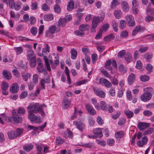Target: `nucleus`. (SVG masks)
<instances>
[{
    "instance_id": "obj_14",
    "label": "nucleus",
    "mask_w": 154,
    "mask_h": 154,
    "mask_svg": "<svg viewBox=\"0 0 154 154\" xmlns=\"http://www.w3.org/2000/svg\"><path fill=\"white\" fill-rule=\"evenodd\" d=\"M19 90V86L17 83L12 84L10 87V91L12 93H16Z\"/></svg>"
},
{
    "instance_id": "obj_29",
    "label": "nucleus",
    "mask_w": 154,
    "mask_h": 154,
    "mask_svg": "<svg viewBox=\"0 0 154 154\" xmlns=\"http://www.w3.org/2000/svg\"><path fill=\"white\" fill-rule=\"evenodd\" d=\"M153 56L152 54L147 52L144 55V58L148 62H150Z\"/></svg>"
},
{
    "instance_id": "obj_46",
    "label": "nucleus",
    "mask_w": 154,
    "mask_h": 154,
    "mask_svg": "<svg viewBox=\"0 0 154 154\" xmlns=\"http://www.w3.org/2000/svg\"><path fill=\"white\" fill-rule=\"evenodd\" d=\"M38 77L36 74H34L33 75L32 81L35 85H36L38 83Z\"/></svg>"
},
{
    "instance_id": "obj_17",
    "label": "nucleus",
    "mask_w": 154,
    "mask_h": 154,
    "mask_svg": "<svg viewBox=\"0 0 154 154\" xmlns=\"http://www.w3.org/2000/svg\"><path fill=\"white\" fill-rule=\"evenodd\" d=\"M150 95L145 93L142 94L140 96L141 100L143 102H146L149 100L151 98Z\"/></svg>"
},
{
    "instance_id": "obj_38",
    "label": "nucleus",
    "mask_w": 154,
    "mask_h": 154,
    "mask_svg": "<svg viewBox=\"0 0 154 154\" xmlns=\"http://www.w3.org/2000/svg\"><path fill=\"white\" fill-rule=\"evenodd\" d=\"M154 131V129L153 128H148L146 131H145L143 134L144 135H146L148 134H151Z\"/></svg>"
},
{
    "instance_id": "obj_54",
    "label": "nucleus",
    "mask_w": 154,
    "mask_h": 154,
    "mask_svg": "<svg viewBox=\"0 0 154 154\" xmlns=\"http://www.w3.org/2000/svg\"><path fill=\"white\" fill-rule=\"evenodd\" d=\"M38 29L35 27H33L30 29V32L31 33L34 35H35L37 32Z\"/></svg>"
},
{
    "instance_id": "obj_19",
    "label": "nucleus",
    "mask_w": 154,
    "mask_h": 154,
    "mask_svg": "<svg viewBox=\"0 0 154 154\" xmlns=\"http://www.w3.org/2000/svg\"><path fill=\"white\" fill-rule=\"evenodd\" d=\"M111 63L112 62L111 60H108L106 62L104 65V67L107 70L112 71L113 69L112 67L110 66ZM110 73L111 74H113V73H112V71H111Z\"/></svg>"
},
{
    "instance_id": "obj_35",
    "label": "nucleus",
    "mask_w": 154,
    "mask_h": 154,
    "mask_svg": "<svg viewBox=\"0 0 154 154\" xmlns=\"http://www.w3.org/2000/svg\"><path fill=\"white\" fill-rule=\"evenodd\" d=\"M83 11V9H79L77 11V13L76 14V16L79 19V22L81 18V17L83 15V14L82 13V12Z\"/></svg>"
},
{
    "instance_id": "obj_51",
    "label": "nucleus",
    "mask_w": 154,
    "mask_h": 154,
    "mask_svg": "<svg viewBox=\"0 0 154 154\" xmlns=\"http://www.w3.org/2000/svg\"><path fill=\"white\" fill-rule=\"evenodd\" d=\"M109 28L108 24H106L103 25L102 27L100 29V31L102 32L106 31Z\"/></svg>"
},
{
    "instance_id": "obj_62",
    "label": "nucleus",
    "mask_w": 154,
    "mask_h": 154,
    "mask_svg": "<svg viewBox=\"0 0 154 154\" xmlns=\"http://www.w3.org/2000/svg\"><path fill=\"white\" fill-rule=\"evenodd\" d=\"M55 11L57 13L60 12V8L59 4H56L54 6Z\"/></svg>"
},
{
    "instance_id": "obj_42",
    "label": "nucleus",
    "mask_w": 154,
    "mask_h": 154,
    "mask_svg": "<svg viewBox=\"0 0 154 154\" xmlns=\"http://www.w3.org/2000/svg\"><path fill=\"white\" fill-rule=\"evenodd\" d=\"M119 69L120 72L123 73H126L127 72V68L122 64L119 65Z\"/></svg>"
},
{
    "instance_id": "obj_15",
    "label": "nucleus",
    "mask_w": 154,
    "mask_h": 154,
    "mask_svg": "<svg viewBox=\"0 0 154 154\" xmlns=\"http://www.w3.org/2000/svg\"><path fill=\"white\" fill-rule=\"evenodd\" d=\"M71 104L70 101L66 98H64L63 100L62 103V106L65 109H67L69 107Z\"/></svg>"
},
{
    "instance_id": "obj_48",
    "label": "nucleus",
    "mask_w": 154,
    "mask_h": 154,
    "mask_svg": "<svg viewBox=\"0 0 154 154\" xmlns=\"http://www.w3.org/2000/svg\"><path fill=\"white\" fill-rule=\"evenodd\" d=\"M46 57L45 56H44V58L45 62V66L46 67L48 70L50 71L51 70L50 64L49 63V62L48 59L46 58Z\"/></svg>"
},
{
    "instance_id": "obj_23",
    "label": "nucleus",
    "mask_w": 154,
    "mask_h": 154,
    "mask_svg": "<svg viewBox=\"0 0 154 154\" xmlns=\"http://www.w3.org/2000/svg\"><path fill=\"white\" fill-rule=\"evenodd\" d=\"M74 3L73 0H70L68 2L67 5V10L71 11L74 9Z\"/></svg>"
},
{
    "instance_id": "obj_50",
    "label": "nucleus",
    "mask_w": 154,
    "mask_h": 154,
    "mask_svg": "<svg viewBox=\"0 0 154 154\" xmlns=\"http://www.w3.org/2000/svg\"><path fill=\"white\" fill-rule=\"evenodd\" d=\"M131 55L129 53H128L126 55L125 59L128 63H129L131 61Z\"/></svg>"
},
{
    "instance_id": "obj_2",
    "label": "nucleus",
    "mask_w": 154,
    "mask_h": 154,
    "mask_svg": "<svg viewBox=\"0 0 154 154\" xmlns=\"http://www.w3.org/2000/svg\"><path fill=\"white\" fill-rule=\"evenodd\" d=\"M13 116L10 117L8 118V121L12 123H20L22 122L23 119L21 116L17 114L15 110H13L12 112Z\"/></svg>"
},
{
    "instance_id": "obj_11",
    "label": "nucleus",
    "mask_w": 154,
    "mask_h": 154,
    "mask_svg": "<svg viewBox=\"0 0 154 154\" xmlns=\"http://www.w3.org/2000/svg\"><path fill=\"white\" fill-rule=\"evenodd\" d=\"M121 6L123 11L126 12L129 11V5L126 1L125 0L121 1Z\"/></svg>"
},
{
    "instance_id": "obj_8",
    "label": "nucleus",
    "mask_w": 154,
    "mask_h": 154,
    "mask_svg": "<svg viewBox=\"0 0 154 154\" xmlns=\"http://www.w3.org/2000/svg\"><path fill=\"white\" fill-rule=\"evenodd\" d=\"M128 25L130 26H133L134 25L135 20L133 16L131 15H127L125 17Z\"/></svg>"
},
{
    "instance_id": "obj_5",
    "label": "nucleus",
    "mask_w": 154,
    "mask_h": 154,
    "mask_svg": "<svg viewBox=\"0 0 154 154\" xmlns=\"http://www.w3.org/2000/svg\"><path fill=\"white\" fill-rule=\"evenodd\" d=\"M99 83L102 85L108 88H110L112 86L111 82L103 77L100 78Z\"/></svg>"
},
{
    "instance_id": "obj_10",
    "label": "nucleus",
    "mask_w": 154,
    "mask_h": 154,
    "mask_svg": "<svg viewBox=\"0 0 154 154\" xmlns=\"http://www.w3.org/2000/svg\"><path fill=\"white\" fill-rule=\"evenodd\" d=\"M149 126V123L145 122H140L137 125V128L140 131H143Z\"/></svg>"
},
{
    "instance_id": "obj_43",
    "label": "nucleus",
    "mask_w": 154,
    "mask_h": 154,
    "mask_svg": "<svg viewBox=\"0 0 154 154\" xmlns=\"http://www.w3.org/2000/svg\"><path fill=\"white\" fill-rule=\"evenodd\" d=\"M14 50L16 51L17 55H19L23 52V48L21 47H15Z\"/></svg>"
},
{
    "instance_id": "obj_37",
    "label": "nucleus",
    "mask_w": 154,
    "mask_h": 154,
    "mask_svg": "<svg viewBox=\"0 0 154 154\" xmlns=\"http://www.w3.org/2000/svg\"><path fill=\"white\" fill-rule=\"evenodd\" d=\"M92 104L98 110H100V107L97 103V100L95 98H93L91 100Z\"/></svg>"
},
{
    "instance_id": "obj_28",
    "label": "nucleus",
    "mask_w": 154,
    "mask_h": 154,
    "mask_svg": "<svg viewBox=\"0 0 154 154\" xmlns=\"http://www.w3.org/2000/svg\"><path fill=\"white\" fill-rule=\"evenodd\" d=\"M100 71L101 73L103 75L104 77L109 78H110L111 77V76L103 68H101L100 69Z\"/></svg>"
},
{
    "instance_id": "obj_33",
    "label": "nucleus",
    "mask_w": 154,
    "mask_h": 154,
    "mask_svg": "<svg viewBox=\"0 0 154 154\" xmlns=\"http://www.w3.org/2000/svg\"><path fill=\"white\" fill-rule=\"evenodd\" d=\"M124 132L123 131H121L118 132L116 133L115 136L117 139H120L123 137Z\"/></svg>"
},
{
    "instance_id": "obj_55",
    "label": "nucleus",
    "mask_w": 154,
    "mask_h": 154,
    "mask_svg": "<svg viewBox=\"0 0 154 154\" xmlns=\"http://www.w3.org/2000/svg\"><path fill=\"white\" fill-rule=\"evenodd\" d=\"M126 26V22L123 20H122L120 21L119 24V27L122 29H124Z\"/></svg>"
},
{
    "instance_id": "obj_25",
    "label": "nucleus",
    "mask_w": 154,
    "mask_h": 154,
    "mask_svg": "<svg viewBox=\"0 0 154 154\" xmlns=\"http://www.w3.org/2000/svg\"><path fill=\"white\" fill-rule=\"evenodd\" d=\"M8 138L11 140L17 138L16 132L14 131H10L8 132Z\"/></svg>"
},
{
    "instance_id": "obj_57",
    "label": "nucleus",
    "mask_w": 154,
    "mask_h": 154,
    "mask_svg": "<svg viewBox=\"0 0 154 154\" xmlns=\"http://www.w3.org/2000/svg\"><path fill=\"white\" fill-rule=\"evenodd\" d=\"M148 47L146 46H141L139 49V51L141 53L146 52L147 50Z\"/></svg>"
},
{
    "instance_id": "obj_7",
    "label": "nucleus",
    "mask_w": 154,
    "mask_h": 154,
    "mask_svg": "<svg viewBox=\"0 0 154 154\" xmlns=\"http://www.w3.org/2000/svg\"><path fill=\"white\" fill-rule=\"evenodd\" d=\"M73 124L78 129L81 131H83L85 128V125L82 122L75 121L73 122Z\"/></svg>"
},
{
    "instance_id": "obj_9",
    "label": "nucleus",
    "mask_w": 154,
    "mask_h": 154,
    "mask_svg": "<svg viewBox=\"0 0 154 154\" xmlns=\"http://www.w3.org/2000/svg\"><path fill=\"white\" fill-rule=\"evenodd\" d=\"M103 18L102 17L100 18L99 17H94L93 18L92 20V27L93 29H94L97 26L98 24L100 21H102Z\"/></svg>"
},
{
    "instance_id": "obj_58",
    "label": "nucleus",
    "mask_w": 154,
    "mask_h": 154,
    "mask_svg": "<svg viewBox=\"0 0 154 154\" xmlns=\"http://www.w3.org/2000/svg\"><path fill=\"white\" fill-rule=\"evenodd\" d=\"M19 38L20 41L25 42H29V41L32 40L31 39H29L26 37H23L22 36H19Z\"/></svg>"
},
{
    "instance_id": "obj_53",
    "label": "nucleus",
    "mask_w": 154,
    "mask_h": 154,
    "mask_svg": "<svg viewBox=\"0 0 154 154\" xmlns=\"http://www.w3.org/2000/svg\"><path fill=\"white\" fill-rule=\"evenodd\" d=\"M140 79L141 81L145 82L148 81L149 79V78L148 76L143 75L140 77Z\"/></svg>"
},
{
    "instance_id": "obj_21",
    "label": "nucleus",
    "mask_w": 154,
    "mask_h": 154,
    "mask_svg": "<svg viewBox=\"0 0 154 154\" xmlns=\"http://www.w3.org/2000/svg\"><path fill=\"white\" fill-rule=\"evenodd\" d=\"M2 75L5 79L9 80L11 79V75L10 71L6 70H4L2 72Z\"/></svg>"
},
{
    "instance_id": "obj_22",
    "label": "nucleus",
    "mask_w": 154,
    "mask_h": 154,
    "mask_svg": "<svg viewBox=\"0 0 154 154\" xmlns=\"http://www.w3.org/2000/svg\"><path fill=\"white\" fill-rule=\"evenodd\" d=\"M26 55L28 60L32 58L33 57H35L34 56V54L33 50L31 49H29L27 51Z\"/></svg>"
},
{
    "instance_id": "obj_45",
    "label": "nucleus",
    "mask_w": 154,
    "mask_h": 154,
    "mask_svg": "<svg viewBox=\"0 0 154 154\" xmlns=\"http://www.w3.org/2000/svg\"><path fill=\"white\" fill-rule=\"evenodd\" d=\"M63 143V140L60 137H57L56 139V143L57 145L59 146Z\"/></svg>"
},
{
    "instance_id": "obj_36",
    "label": "nucleus",
    "mask_w": 154,
    "mask_h": 154,
    "mask_svg": "<svg viewBox=\"0 0 154 154\" xmlns=\"http://www.w3.org/2000/svg\"><path fill=\"white\" fill-rule=\"evenodd\" d=\"M54 19V16L52 14H48L45 15L44 19L47 21H49L53 20Z\"/></svg>"
},
{
    "instance_id": "obj_63",
    "label": "nucleus",
    "mask_w": 154,
    "mask_h": 154,
    "mask_svg": "<svg viewBox=\"0 0 154 154\" xmlns=\"http://www.w3.org/2000/svg\"><path fill=\"white\" fill-rule=\"evenodd\" d=\"M154 20V17L152 16H150L148 15L145 18V20L147 22H150Z\"/></svg>"
},
{
    "instance_id": "obj_27",
    "label": "nucleus",
    "mask_w": 154,
    "mask_h": 154,
    "mask_svg": "<svg viewBox=\"0 0 154 154\" xmlns=\"http://www.w3.org/2000/svg\"><path fill=\"white\" fill-rule=\"evenodd\" d=\"M29 60L30 61L29 64L32 68H33L36 65V58L35 57H33Z\"/></svg>"
},
{
    "instance_id": "obj_40",
    "label": "nucleus",
    "mask_w": 154,
    "mask_h": 154,
    "mask_svg": "<svg viewBox=\"0 0 154 154\" xmlns=\"http://www.w3.org/2000/svg\"><path fill=\"white\" fill-rule=\"evenodd\" d=\"M33 146L32 144H29L23 147V149L26 152H29L33 148Z\"/></svg>"
},
{
    "instance_id": "obj_64",
    "label": "nucleus",
    "mask_w": 154,
    "mask_h": 154,
    "mask_svg": "<svg viewBox=\"0 0 154 154\" xmlns=\"http://www.w3.org/2000/svg\"><path fill=\"white\" fill-rule=\"evenodd\" d=\"M15 132L17 137L20 136L23 133L22 130L20 128H17Z\"/></svg>"
},
{
    "instance_id": "obj_41",
    "label": "nucleus",
    "mask_w": 154,
    "mask_h": 154,
    "mask_svg": "<svg viewBox=\"0 0 154 154\" xmlns=\"http://www.w3.org/2000/svg\"><path fill=\"white\" fill-rule=\"evenodd\" d=\"M71 58L73 60L75 59L77 55V52L74 49H72L71 51Z\"/></svg>"
},
{
    "instance_id": "obj_6",
    "label": "nucleus",
    "mask_w": 154,
    "mask_h": 154,
    "mask_svg": "<svg viewBox=\"0 0 154 154\" xmlns=\"http://www.w3.org/2000/svg\"><path fill=\"white\" fill-rule=\"evenodd\" d=\"M93 90L95 94L100 97L103 98L105 97V92L100 88L93 87Z\"/></svg>"
},
{
    "instance_id": "obj_1",
    "label": "nucleus",
    "mask_w": 154,
    "mask_h": 154,
    "mask_svg": "<svg viewBox=\"0 0 154 154\" xmlns=\"http://www.w3.org/2000/svg\"><path fill=\"white\" fill-rule=\"evenodd\" d=\"M28 111L29 113L28 118L31 122H34L36 123H39L41 122L40 118L37 117L33 114L37 112L40 113L42 116H44L45 113L42 109V106L38 103H32L27 107Z\"/></svg>"
},
{
    "instance_id": "obj_52",
    "label": "nucleus",
    "mask_w": 154,
    "mask_h": 154,
    "mask_svg": "<svg viewBox=\"0 0 154 154\" xmlns=\"http://www.w3.org/2000/svg\"><path fill=\"white\" fill-rule=\"evenodd\" d=\"M118 23L115 21H113L112 22V26L113 28V29L116 32H117L118 31Z\"/></svg>"
},
{
    "instance_id": "obj_34",
    "label": "nucleus",
    "mask_w": 154,
    "mask_h": 154,
    "mask_svg": "<svg viewBox=\"0 0 154 154\" xmlns=\"http://www.w3.org/2000/svg\"><path fill=\"white\" fill-rule=\"evenodd\" d=\"M22 75L23 80L26 82L28 81V78H30L31 77L30 74L28 73H22Z\"/></svg>"
},
{
    "instance_id": "obj_13",
    "label": "nucleus",
    "mask_w": 154,
    "mask_h": 154,
    "mask_svg": "<svg viewBox=\"0 0 154 154\" xmlns=\"http://www.w3.org/2000/svg\"><path fill=\"white\" fill-rule=\"evenodd\" d=\"M85 108L87 111L91 115H95L96 112L93 107L89 104L85 105Z\"/></svg>"
},
{
    "instance_id": "obj_30",
    "label": "nucleus",
    "mask_w": 154,
    "mask_h": 154,
    "mask_svg": "<svg viewBox=\"0 0 154 154\" xmlns=\"http://www.w3.org/2000/svg\"><path fill=\"white\" fill-rule=\"evenodd\" d=\"M42 54H38L40 56H42L43 55L45 54L46 52H49L50 51V47L49 46L48 44H46V47L45 48H43L42 49Z\"/></svg>"
},
{
    "instance_id": "obj_60",
    "label": "nucleus",
    "mask_w": 154,
    "mask_h": 154,
    "mask_svg": "<svg viewBox=\"0 0 154 154\" xmlns=\"http://www.w3.org/2000/svg\"><path fill=\"white\" fill-rule=\"evenodd\" d=\"M25 112V109L22 107L19 108L17 110V113L20 114L22 115H24Z\"/></svg>"
},
{
    "instance_id": "obj_44",
    "label": "nucleus",
    "mask_w": 154,
    "mask_h": 154,
    "mask_svg": "<svg viewBox=\"0 0 154 154\" xmlns=\"http://www.w3.org/2000/svg\"><path fill=\"white\" fill-rule=\"evenodd\" d=\"M8 86V84L7 82H3L1 84V88L2 90H7Z\"/></svg>"
},
{
    "instance_id": "obj_49",
    "label": "nucleus",
    "mask_w": 154,
    "mask_h": 154,
    "mask_svg": "<svg viewBox=\"0 0 154 154\" xmlns=\"http://www.w3.org/2000/svg\"><path fill=\"white\" fill-rule=\"evenodd\" d=\"M125 113L128 118H130L133 116L134 114L132 111L127 110L125 112Z\"/></svg>"
},
{
    "instance_id": "obj_16",
    "label": "nucleus",
    "mask_w": 154,
    "mask_h": 154,
    "mask_svg": "<svg viewBox=\"0 0 154 154\" xmlns=\"http://www.w3.org/2000/svg\"><path fill=\"white\" fill-rule=\"evenodd\" d=\"M37 62H38L37 69L38 72L42 73L45 70L44 69L43 65L42 63V61L40 58L38 59Z\"/></svg>"
},
{
    "instance_id": "obj_31",
    "label": "nucleus",
    "mask_w": 154,
    "mask_h": 154,
    "mask_svg": "<svg viewBox=\"0 0 154 154\" xmlns=\"http://www.w3.org/2000/svg\"><path fill=\"white\" fill-rule=\"evenodd\" d=\"M144 93L150 95L152 96V94L153 93V89L151 87H147L144 89Z\"/></svg>"
},
{
    "instance_id": "obj_59",
    "label": "nucleus",
    "mask_w": 154,
    "mask_h": 154,
    "mask_svg": "<svg viewBox=\"0 0 154 154\" xmlns=\"http://www.w3.org/2000/svg\"><path fill=\"white\" fill-rule=\"evenodd\" d=\"M147 13L148 15H154V9L150 8H147Z\"/></svg>"
},
{
    "instance_id": "obj_56",
    "label": "nucleus",
    "mask_w": 154,
    "mask_h": 154,
    "mask_svg": "<svg viewBox=\"0 0 154 154\" xmlns=\"http://www.w3.org/2000/svg\"><path fill=\"white\" fill-rule=\"evenodd\" d=\"M143 114L145 116H149L152 115V112L149 110H144L143 112Z\"/></svg>"
},
{
    "instance_id": "obj_3",
    "label": "nucleus",
    "mask_w": 154,
    "mask_h": 154,
    "mask_svg": "<svg viewBox=\"0 0 154 154\" xmlns=\"http://www.w3.org/2000/svg\"><path fill=\"white\" fill-rule=\"evenodd\" d=\"M100 109L104 111H107L111 113L113 112V108L112 106L109 104H108L104 101H102L100 103Z\"/></svg>"
},
{
    "instance_id": "obj_39",
    "label": "nucleus",
    "mask_w": 154,
    "mask_h": 154,
    "mask_svg": "<svg viewBox=\"0 0 154 154\" xmlns=\"http://www.w3.org/2000/svg\"><path fill=\"white\" fill-rule=\"evenodd\" d=\"M141 29V26H136L133 30L132 32V35L133 36L135 35Z\"/></svg>"
},
{
    "instance_id": "obj_32",
    "label": "nucleus",
    "mask_w": 154,
    "mask_h": 154,
    "mask_svg": "<svg viewBox=\"0 0 154 154\" xmlns=\"http://www.w3.org/2000/svg\"><path fill=\"white\" fill-rule=\"evenodd\" d=\"M113 13L114 16L117 19L120 18L122 15V12L119 10H115Z\"/></svg>"
},
{
    "instance_id": "obj_24",
    "label": "nucleus",
    "mask_w": 154,
    "mask_h": 154,
    "mask_svg": "<svg viewBox=\"0 0 154 154\" xmlns=\"http://www.w3.org/2000/svg\"><path fill=\"white\" fill-rule=\"evenodd\" d=\"M90 28L89 25L87 24H83L80 25L79 27V29L81 31L83 32L88 30Z\"/></svg>"
},
{
    "instance_id": "obj_20",
    "label": "nucleus",
    "mask_w": 154,
    "mask_h": 154,
    "mask_svg": "<svg viewBox=\"0 0 154 154\" xmlns=\"http://www.w3.org/2000/svg\"><path fill=\"white\" fill-rule=\"evenodd\" d=\"M93 132L95 135V136H97V137H100L103 136L101 128H95L93 130Z\"/></svg>"
},
{
    "instance_id": "obj_47",
    "label": "nucleus",
    "mask_w": 154,
    "mask_h": 154,
    "mask_svg": "<svg viewBox=\"0 0 154 154\" xmlns=\"http://www.w3.org/2000/svg\"><path fill=\"white\" fill-rule=\"evenodd\" d=\"M119 4V2L116 0H113L111 3V8L112 9L115 8L116 6Z\"/></svg>"
},
{
    "instance_id": "obj_18",
    "label": "nucleus",
    "mask_w": 154,
    "mask_h": 154,
    "mask_svg": "<svg viewBox=\"0 0 154 154\" xmlns=\"http://www.w3.org/2000/svg\"><path fill=\"white\" fill-rule=\"evenodd\" d=\"M135 75L133 73L130 74L128 78V84L131 85L134 82L135 79Z\"/></svg>"
},
{
    "instance_id": "obj_26",
    "label": "nucleus",
    "mask_w": 154,
    "mask_h": 154,
    "mask_svg": "<svg viewBox=\"0 0 154 154\" xmlns=\"http://www.w3.org/2000/svg\"><path fill=\"white\" fill-rule=\"evenodd\" d=\"M67 23V21L65 18H60L58 21V25L60 26L63 27L65 26Z\"/></svg>"
},
{
    "instance_id": "obj_61",
    "label": "nucleus",
    "mask_w": 154,
    "mask_h": 154,
    "mask_svg": "<svg viewBox=\"0 0 154 154\" xmlns=\"http://www.w3.org/2000/svg\"><path fill=\"white\" fill-rule=\"evenodd\" d=\"M109 94L112 97H114L116 94L115 89L113 88H111L109 90Z\"/></svg>"
},
{
    "instance_id": "obj_12",
    "label": "nucleus",
    "mask_w": 154,
    "mask_h": 154,
    "mask_svg": "<svg viewBox=\"0 0 154 154\" xmlns=\"http://www.w3.org/2000/svg\"><path fill=\"white\" fill-rule=\"evenodd\" d=\"M148 141V139L147 137L145 136L143 137L141 140L137 142V145L140 147H142L147 144Z\"/></svg>"
},
{
    "instance_id": "obj_4",
    "label": "nucleus",
    "mask_w": 154,
    "mask_h": 154,
    "mask_svg": "<svg viewBox=\"0 0 154 154\" xmlns=\"http://www.w3.org/2000/svg\"><path fill=\"white\" fill-rule=\"evenodd\" d=\"M56 30V26L55 25L50 26L48 30L45 32V36L50 38H53L54 36V34L55 33Z\"/></svg>"
}]
</instances>
